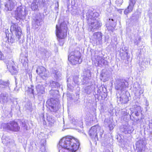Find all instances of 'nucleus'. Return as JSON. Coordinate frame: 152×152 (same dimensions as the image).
<instances>
[{
	"instance_id": "nucleus-1",
	"label": "nucleus",
	"mask_w": 152,
	"mask_h": 152,
	"mask_svg": "<svg viewBox=\"0 0 152 152\" xmlns=\"http://www.w3.org/2000/svg\"><path fill=\"white\" fill-rule=\"evenodd\" d=\"M79 144L77 139L71 137H63L59 142V152H76Z\"/></svg>"
},
{
	"instance_id": "nucleus-2",
	"label": "nucleus",
	"mask_w": 152,
	"mask_h": 152,
	"mask_svg": "<svg viewBox=\"0 0 152 152\" xmlns=\"http://www.w3.org/2000/svg\"><path fill=\"white\" fill-rule=\"evenodd\" d=\"M56 28V35L58 38L62 39L66 36L67 25L64 22L61 23L60 25H57Z\"/></svg>"
},
{
	"instance_id": "nucleus-3",
	"label": "nucleus",
	"mask_w": 152,
	"mask_h": 152,
	"mask_svg": "<svg viewBox=\"0 0 152 152\" xmlns=\"http://www.w3.org/2000/svg\"><path fill=\"white\" fill-rule=\"evenodd\" d=\"M80 53L78 51L71 52L69 56L68 60L72 64L75 65L77 63L80 64L82 59H80Z\"/></svg>"
},
{
	"instance_id": "nucleus-4",
	"label": "nucleus",
	"mask_w": 152,
	"mask_h": 152,
	"mask_svg": "<svg viewBox=\"0 0 152 152\" xmlns=\"http://www.w3.org/2000/svg\"><path fill=\"white\" fill-rule=\"evenodd\" d=\"M3 128L6 130L12 131L14 132L18 131L20 129V127L18 124L15 121H10L7 124H2Z\"/></svg>"
},
{
	"instance_id": "nucleus-5",
	"label": "nucleus",
	"mask_w": 152,
	"mask_h": 152,
	"mask_svg": "<svg viewBox=\"0 0 152 152\" xmlns=\"http://www.w3.org/2000/svg\"><path fill=\"white\" fill-rule=\"evenodd\" d=\"M27 14L26 10L21 6L17 7L15 11V17L18 20L25 19Z\"/></svg>"
},
{
	"instance_id": "nucleus-6",
	"label": "nucleus",
	"mask_w": 152,
	"mask_h": 152,
	"mask_svg": "<svg viewBox=\"0 0 152 152\" xmlns=\"http://www.w3.org/2000/svg\"><path fill=\"white\" fill-rule=\"evenodd\" d=\"M36 72L39 76L43 80L46 79L49 76L48 71L42 66H39Z\"/></svg>"
},
{
	"instance_id": "nucleus-7",
	"label": "nucleus",
	"mask_w": 152,
	"mask_h": 152,
	"mask_svg": "<svg viewBox=\"0 0 152 152\" xmlns=\"http://www.w3.org/2000/svg\"><path fill=\"white\" fill-rule=\"evenodd\" d=\"M89 24V29L91 31L96 30L99 29L102 26L101 21L98 19L93 20Z\"/></svg>"
},
{
	"instance_id": "nucleus-8",
	"label": "nucleus",
	"mask_w": 152,
	"mask_h": 152,
	"mask_svg": "<svg viewBox=\"0 0 152 152\" xmlns=\"http://www.w3.org/2000/svg\"><path fill=\"white\" fill-rule=\"evenodd\" d=\"M44 6V3L42 0H34L31 4V8L32 10L38 11L39 7Z\"/></svg>"
},
{
	"instance_id": "nucleus-9",
	"label": "nucleus",
	"mask_w": 152,
	"mask_h": 152,
	"mask_svg": "<svg viewBox=\"0 0 152 152\" xmlns=\"http://www.w3.org/2000/svg\"><path fill=\"white\" fill-rule=\"evenodd\" d=\"M10 31L11 32L14 34L15 35L21 36V30L20 28L19 27L17 24H14L10 27Z\"/></svg>"
},
{
	"instance_id": "nucleus-10",
	"label": "nucleus",
	"mask_w": 152,
	"mask_h": 152,
	"mask_svg": "<svg viewBox=\"0 0 152 152\" xmlns=\"http://www.w3.org/2000/svg\"><path fill=\"white\" fill-rule=\"evenodd\" d=\"M5 9L7 11H11L15 7L16 3L12 0H8L4 3Z\"/></svg>"
},
{
	"instance_id": "nucleus-11",
	"label": "nucleus",
	"mask_w": 152,
	"mask_h": 152,
	"mask_svg": "<svg viewBox=\"0 0 152 152\" xmlns=\"http://www.w3.org/2000/svg\"><path fill=\"white\" fill-rule=\"evenodd\" d=\"M102 34L99 32L94 33L92 37V39L96 44H100L102 42Z\"/></svg>"
},
{
	"instance_id": "nucleus-12",
	"label": "nucleus",
	"mask_w": 152,
	"mask_h": 152,
	"mask_svg": "<svg viewBox=\"0 0 152 152\" xmlns=\"http://www.w3.org/2000/svg\"><path fill=\"white\" fill-rule=\"evenodd\" d=\"M128 85V83L125 80L123 81H119L117 85L115 86V88L118 90L124 91Z\"/></svg>"
},
{
	"instance_id": "nucleus-13",
	"label": "nucleus",
	"mask_w": 152,
	"mask_h": 152,
	"mask_svg": "<svg viewBox=\"0 0 152 152\" xmlns=\"http://www.w3.org/2000/svg\"><path fill=\"white\" fill-rule=\"evenodd\" d=\"M136 145L137 152H145V145L142 140H140L136 142Z\"/></svg>"
},
{
	"instance_id": "nucleus-14",
	"label": "nucleus",
	"mask_w": 152,
	"mask_h": 152,
	"mask_svg": "<svg viewBox=\"0 0 152 152\" xmlns=\"http://www.w3.org/2000/svg\"><path fill=\"white\" fill-rule=\"evenodd\" d=\"M142 110L140 107L139 106H136L134 109V111L130 115V118L131 119L133 120L134 115L137 116H139L141 114Z\"/></svg>"
},
{
	"instance_id": "nucleus-15",
	"label": "nucleus",
	"mask_w": 152,
	"mask_h": 152,
	"mask_svg": "<svg viewBox=\"0 0 152 152\" xmlns=\"http://www.w3.org/2000/svg\"><path fill=\"white\" fill-rule=\"evenodd\" d=\"M99 127L97 126H95L92 127L89 132V134L90 136L92 138H97V132L98 129H99Z\"/></svg>"
},
{
	"instance_id": "nucleus-16",
	"label": "nucleus",
	"mask_w": 152,
	"mask_h": 152,
	"mask_svg": "<svg viewBox=\"0 0 152 152\" xmlns=\"http://www.w3.org/2000/svg\"><path fill=\"white\" fill-rule=\"evenodd\" d=\"M96 63L97 64V66H101L103 65H107L108 63L107 61L102 57L96 56H95Z\"/></svg>"
},
{
	"instance_id": "nucleus-17",
	"label": "nucleus",
	"mask_w": 152,
	"mask_h": 152,
	"mask_svg": "<svg viewBox=\"0 0 152 152\" xmlns=\"http://www.w3.org/2000/svg\"><path fill=\"white\" fill-rule=\"evenodd\" d=\"M119 100L123 104H126L129 100V98L127 95V93H124L121 95L120 94Z\"/></svg>"
},
{
	"instance_id": "nucleus-18",
	"label": "nucleus",
	"mask_w": 152,
	"mask_h": 152,
	"mask_svg": "<svg viewBox=\"0 0 152 152\" xmlns=\"http://www.w3.org/2000/svg\"><path fill=\"white\" fill-rule=\"evenodd\" d=\"M36 89L39 95L44 93L45 88L41 83L38 84L36 86Z\"/></svg>"
},
{
	"instance_id": "nucleus-19",
	"label": "nucleus",
	"mask_w": 152,
	"mask_h": 152,
	"mask_svg": "<svg viewBox=\"0 0 152 152\" xmlns=\"http://www.w3.org/2000/svg\"><path fill=\"white\" fill-rule=\"evenodd\" d=\"M104 122L105 125L108 126L110 130H112L113 129L115 125L112 120H110L108 118L105 119Z\"/></svg>"
},
{
	"instance_id": "nucleus-20",
	"label": "nucleus",
	"mask_w": 152,
	"mask_h": 152,
	"mask_svg": "<svg viewBox=\"0 0 152 152\" xmlns=\"http://www.w3.org/2000/svg\"><path fill=\"white\" fill-rule=\"evenodd\" d=\"M8 95L6 93H2L0 95V102L4 104L7 101Z\"/></svg>"
},
{
	"instance_id": "nucleus-21",
	"label": "nucleus",
	"mask_w": 152,
	"mask_h": 152,
	"mask_svg": "<svg viewBox=\"0 0 152 152\" xmlns=\"http://www.w3.org/2000/svg\"><path fill=\"white\" fill-rule=\"evenodd\" d=\"M21 36L18 35H15V37L14 36H11L10 37H9L8 40V42L11 43H13L15 41H17L19 40Z\"/></svg>"
},
{
	"instance_id": "nucleus-22",
	"label": "nucleus",
	"mask_w": 152,
	"mask_h": 152,
	"mask_svg": "<svg viewBox=\"0 0 152 152\" xmlns=\"http://www.w3.org/2000/svg\"><path fill=\"white\" fill-rule=\"evenodd\" d=\"M99 16V14L97 12L91 13L89 15L88 19L89 20H95L96 18V19H98V18Z\"/></svg>"
},
{
	"instance_id": "nucleus-23",
	"label": "nucleus",
	"mask_w": 152,
	"mask_h": 152,
	"mask_svg": "<svg viewBox=\"0 0 152 152\" xmlns=\"http://www.w3.org/2000/svg\"><path fill=\"white\" fill-rule=\"evenodd\" d=\"M20 125L21 126L24 127V129L26 130L30 129V126H28V123L27 120H23L21 121Z\"/></svg>"
},
{
	"instance_id": "nucleus-24",
	"label": "nucleus",
	"mask_w": 152,
	"mask_h": 152,
	"mask_svg": "<svg viewBox=\"0 0 152 152\" xmlns=\"http://www.w3.org/2000/svg\"><path fill=\"white\" fill-rule=\"evenodd\" d=\"M9 83L8 81H4L1 80H0V88H5L8 86Z\"/></svg>"
},
{
	"instance_id": "nucleus-25",
	"label": "nucleus",
	"mask_w": 152,
	"mask_h": 152,
	"mask_svg": "<svg viewBox=\"0 0 152 152\" xmlns=\"http://www.w3.org/2000/svg\"><path fill=\"white\" fill-rule=\"evenodd\" d=\"M124 128L123 132L126 134L131 132L132 130L133 129L132 127L129 125L125 126Z\"/></svg>"
},
{
	"instance_id": "nucleus-26",
	"label": "nucleus",
	"mask_w": 152,
	"mask_h": 152,
	"mask_svg": "<svg viewBox=\"0 0 152 152\" xmlns=\"http://www.w3.org/2000/svg\"><path fill=\"white\" fill-rule=\"evenodd\" d=\"M47 120L48 122L49 125L50 126H52L55 122V121L53 118H52V117L50 116H47Z\"/></svg>"
},
{
	"instance_id": "nucleus-27",
	"label": "nucleus",
	"mask_w": 152,
	"mask_h": 152,
	"mask_svg": "<svg viewBox=\"0 0 152 152\" xmlns=\"http://www.w3.org/2000/svg\"><path fill=\"white\" fill-rule=\"evenodd\" d=\"M134 6L129 4L127 8L125 10L124 13L126 15H127L129 13L131 12L133 10Z\"/></svg>"
},
{
	"instance_id": "nucleus-28",
	"label": "nucleus",
	"mask_w": 152,
	"mask_h": 152,
	"mask_svg": "<svg viewBox=\"0 0 152 152\" xmlns=\"http://www.w3.org/2000/svg\"><path fill=\"white\" fill-rule=\"evenodd\" d=\"M53 74L54 75V77L56 79L58 80L61 78V74L59 72L55 71L54 72H53Z\"/></svg>"
},
{
	"instance_id": "nucleus-29",
	"label": "nucleus",
	"mask_w": 152,
	"mask_h": 152,
	"mask_svg": "<svg viewBox=\"0 0 152 152\" xmlns=\"http://www.w3.org/2000/svg\"><path fill=\"white\" fill-rule=\"evenodd\" d=\"M129 111H130L131 113L132 112V110H131V109H129L128 110H126L122 111L121 112V114L124 116L128 115L129 114Z\"/></svg>"
},
{
	"instance_id": "nucleus-30",
	"label": "nucleus",
	"mask_w": 152,
	"mask_h": 152,
	"mask_svg": "<svg viewBox=\"0 0 152 152\" xmlns=\"http://www.w3.org/2000/svg\"><path fill=\"white\" fill-rule=\"evenodd\" d=\"M32 24L36 28H37V26H39L40 25V22L39 20L38 19H36L35 21L34 22H33Z\"/></svg>"
},
{
	"instance_id": "nucleus-31",
	"label": "nucleus",
	"mask_w": 152,
	"mask_h": 152,
	"mask_svg": "<svg viewBox=\"0 0 152 152\" xmlns=\"http://www.w3.org/2000/svg\"><path fill=\"white\" fill-rule=\"evenodd\" d=\"M52 85H51L52 86L54 87H58L59 86V84L57 82H56L54 81H52Z\"/></svg>"
},
{
	"instance_id": "nucleus-32",
	"label": "nucleus",
	"mask_w": 152,
	"mask_h": 152,
	"mask_svg": "<svg viewBox=\"0 0 152 152\" xmlns=\"http://www.w3.org/2000/svg\"><path fill=\"white\" fill-rule=\"evenodd\" d=\"M123 2V0H116L115 1L116 4L117 6H121Z\"/></svg>"
},
{
	"instance_id": "nucleus-33",
	"label": "nucleus",
	"mask_w": 152,
	"mask_h": 152,
	"mask_svg": "<svg viewBox=\"0 0 152 152\" xmlns=\"http://www.w3.org/2000/svg\"><path fill=\"white\" fill-rule=\"evenodd\" d=\"M79 78L77 76H75L74 77V82L75 84L79 85V81L78 80Z\"/></svg>"
},
{
	"instance_id": "nucleus-34",
	"label": "nucleus",
	"mask_w": 152,
	"mask_h": 152,
	"mask_svg": "<svg viewBox=\"0 0 152 152\" xmlns=\"http://www.w3.org/2000/svg\"><path fill=\"white\" fill-rule=\"evenodd\" d=\"M51 108L53 110V111L54 112H56L58 110V107L56 106V105L53 104L51 106Z\"/></svg>"
},
{
	"instance_id": "nucleus-35",
	"label": "nucleus",
	"mask_w": 152,
	"mask_h": 152,
	"mask_svg": "<svg viewBox=\"0 0 152 152\" xmlns=\"http://www.w3.org/2000/svg\"><path fill=\"white\" fill-rule=\"evenodd\" d=\"M88 80L89 79L88 77H84L82 80L83 83V84L86 83L87 82H88Z\"/></svg>"
},
{
	"instance_id": "nucleus-36",
	"label": "nucleus",
	"mask_w": 152,
	"mask_h": 152,
	"mask_svg": "<svg viewBox=\"0 0 152 152\" xmlns=\"http://www.w3.org/2000/svg\"><path fill=\"white\" fill-rule=\"evenodd\" d=\"M7 68L10 69V70H11L12 69L14 71H15V68L14 66H13L12 65L10 66L9 65V64H8V65H7Z\"/></svg>"
},
{
	"instance_id": "nucleus-37",
	"label": "nucleus",
	"mask_w": 152,
	"mask_h": 152,
	"mask_svg": "<svg viewBox=\"0 0 152 152\" xmlns=\"http://www.w3.org/2000/svg\"><path fill=\"white\" fill-rule=\"evenodd\" d=\"M136 1L137 0H129V4L134 6V5L136 3Z\"/></svg>"
},
{
	"instance_id": "nucleus-38",
	"label": "nucleus",
	"mask_w": 152,
	"mask_h": 152,
	"mask_svg": "<svg viewBox=\"0 0 152 152\" xmlns=\"http://www.w3.org/2000/svg\"><path fill=\"white\" fill-rule=\"evenodd\" d=\"M33 86H31V87L29 91L31 92V94H34V90L33 89Z\"/></svg>"
},
{
	"instance_id": "nucleus-39",
	"label": "nucleus",
	"mask_w": 152,
	"mask_h": 152,
	"mask_svg": "<svg viewBox=\"0 0 152 152\" xmlns=\"http://www.w3.org/2000/svg\"><path fill=\"white\" fill-rule=\"evenodd\" d=\"M4 58V56L2 55L0 51V60H2Z\"/></svg>"
},
{
	"instance_id": "nucleus-40",
	"label": "nucleus",
	"mask_w": 152,
	"mask_h": 152,
	"mask_svg": "<svg viewBox=\"0 0 152 152\" xmlns=\"http://www.w3.org/2000/svg\"><path fill=\"white\" fill-rule=\"evenodd\" d=\"M21 62L23 64H25L26 65V64H27V62H23V60H22V59L21 60Z\"/></svg>"
},
{
	"instance_id": "nucleus-41",
	"label": "nucleus",
	"mask_w": 152,
	"mask_h": 152,
	"mask_svg": "<svg viewBox=\"0 0 152 152\" xmlns=\"http://www.w3.org/2000/svg\"><path fill=\"white\" fill-rule=\"evenodd\" d=\"M149 105V104L148 102H147V101H146V105L147 106H148Z\"/></svg>"
},
{
	"instance_id": "nucleus-42",
	"label": "nucleus",
	"mask_w": 152,
	"mask_h": 152,
	"mask_svg": "<svg viewBox=\"0 0 152 152\" xmlns=\"http://www.w3.org/2000/svg\"><path fill=\"white\" fill-rule=\"evenodd\" d=\"M149 126L150 127L151 129L152 130V123H150V124Z\"/></svg>"
},
{
	"instance_id": "nucleus-43",
	"label": "nucleus",
	"mask_w": 152,
	"mask_h": 152,
	"mask_svg": "<svg viewBox=\"0 0 152 152\" xmlns=\"http://www.w3.org/2000/svg\"><path fill=\"white\" fill-rule=\"evenodd\" d=\"M143 93V90H140V93L141 94H142Z\"/></svg>"
},
{
	"instance_id": "nucleus-44",
	"label": "nucleus",
	"mask_w": 152,
	"mask_h": 152,
	"mask_svg": "<svg viewBox=\"0 0 152 152\" xmlns=\"http://www.w3.org/2000/svg\"><path fill=\"white\" fill-rule=\"evenodd\" d=\"M64 42H63L61 43H60V45H63V44Z\"/></svg>"
},
{
	"instance_id": "nucleus-45",
	"label": "nucleus",
	"mask_w": 152,
	"mask_h": 152,
	"mask_svg": "<svg viewBox=\"0 0 152 152\" xmlns=\"http://www.w3.org/2000/svg\"><path fill=\"white\" fill-rule=\"evenodd\" d=\"M57 5L58 6V2H57Z\"/></svg>"
},
{
	"instance_id": "nucleus-46",
	"label": "nucleus",
	"mask_w": 152,
	"mask_h": 152,
	"mask_svg": "<svg viewBox=\"0 0 152 152\" xmlns=\"http://www.w3.org/2000/svg\"><path fill=\"white\" fill-rule=\"evenodd\" d=\"M112 20H113V19H112Z\"/></svg>"
}]
</instances>
